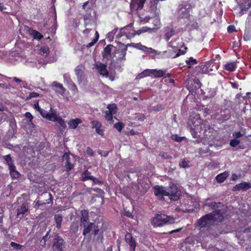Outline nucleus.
<instances>
[{"instance_id":"obj_2","label":"nucleus","mask_w":251,"mask_h":251,"mask_svg":"<svg viewBox=\"0 0 251 251\" xmlns=\"http://www.w3.org/2000/svg\"><path fill=\"white\" fill-rule=\"evenodd\" d=\"M191 8V5L189 2H183L178 7L176 13L177 17L180 19H187L189 20L190 23H197L190 14Z\"/></svg>"},{"instance_id":"obj_44","label":"nucleus","mask_w":251,"mask_h":251,"mask_svg":"<svg viewBox=\"0 0 251 251\" xmlns=\"http://www.w3.org/2000/svg\"><path fill=\"white\" fill-rule=\"evenodd\" d=\"M240 141L239 139L233 138V139L231 140L230 141V145L231 147H235L239 144Z\"/></svg>"},{"instance_id":"obj_52","label":"nucleus","mask_w":251,"mask_h":251,"mask_svg":"<svg viewBox=\"0 0 251 251\" xmlns=\"http://www.w3.org/2000/svg\"><path fill=\"white\" fill-rule=\"evenodd\" d=\"M243 134L240 131L234 132L232 133V136L233 138L238 139V138L242 137Z\"/></svg>"},{"instance_id":"obj_59","label":"nucleus","mask_w":251,"mask_h":251,"mask_svg":"<svg viewBox=\"0 0 251 251\" xmlns=\"http://www.w3.org/2000/svg\"><path fill=\"white\" fill-rule=\"evenodd\" d=\"M236 30L235 27L234 25H229L227 27V31L229 33H232Z\"/></svg>"},{"instance_id":"obj_38","label":"nucleus","mask_w":251,"mask_h":251,"mask_svg":"<svg viewBox=\"0 0 251 251\" xmlns=\"http://www.w3.org/2000/svg\"><path fill=\"white\" fill-rule=\"evenodd\" d=\"M251 39V29H246L244 35V40L246 41H250Z\"/></svg>"},{"instance_id":"obj_56","label":"nucleus","mask_w":251,"mask_h":251,"mask_svg":"<svg viewBox=\"0 0 251 251\" xmlns=\"http://www.w3.org/2000/svg\"><path fill=\"white\" fill-rule=\"evenodd\" d=\"M46 203H49V202H43L42 201H38L35 204V207L36 208H40V206L42 205H44V204H46Z\"/></svg>"},{"instance_id":"obj_10","label":"nucleus","mask_w":251,"mask_h":251,"mask_svg":"<svg viewBox=\"0 0 251 251\" xmlns=\"http://www.w3.org/2000/svg\"><path fill=\"white\" fill-rule=\"evenodd\" d=\"M107 110L105 112V118L109 121L110 123H112L113 121V115L115 114L117 111V107L116 104H109L107 106Z\"/></svg>"},{"instance_id":"obj_45","label":"nucleus","mask_w":251,"mask_h":251,"mask_svg":"<svg viewBox=\"0 0 251 251\" xmlns=\"http://www.w3.org/2000/svg\"><path fill=\"white\" fill-rule=\"evenodd\" d=\"M222 205L223 204L221 202L216 203L215 202H213L208 204V206L211 207L212 209L221 207Z\"/></svg>"},{"instance_id":"obj_12","label":"nucleus","mask_w":251,"mask_h":251,"mask_svg":"<svg viewBox=\"0 0 251 251\" xmlns=\"http://www.w3.org/2000/svg\"><path fill=\"white\" fill-rule=\"evenodd\" d=\"M83 227L84 228L83 232V234L84 235H85L91 232L92 233H93L95 235H96L98 233L99 231V228L98 226L93 223H90L87 225V226H84Z\"/></svg>"},{"instance_id":"obj_18","label":"nucleus","mask_w":251,"mask_h":251,"mask_svg":"<svg viewBox=\"0 0 251 251\" xmlns=\"http://www.w3.org/2000/svg\"><path fill=\"white\" fill-rule=\"evenodd\" d=\"M127 48L126 47L119 48L115 51V56L118 60H125L126 59V54Z\"/></svg>"},{"instance_id":"obj_22","label":"nucleus","mask_w":251,"mask_h":251,"mask_svg":"<svg viewBox=\"0 0 251 251\" xmlns=\"http://www.w3.org/2000/svg\"><path fill=\"white\" fill-rule=\"evenodd\" d=\"M91 125L93 128H95L96 132L101 135L103 136V130L101 128V124L98 121H93L91 122Z\"/></svg>"},{"instance_id":"obj_19","label":"nucleus","mask_w":251,"mask_h":251,"mask_svg":"<svg viewBox=\"0 0 251 251\" xmlns=\"http://www.w3.org/2000/svg\"><path fill=\"white\" fill-rule=\"evenodd\" d=\"M81 177H82V180L83 181H86L88 180H91L95 184H97V183H99V182L98 179L97 178L91 176V173L87 170L84 171L82 173V174L81 175Z\"/></svg>"},{"instance_id":"obj_50","label":"nucleus","mask_w":251,"mask_h":251,"mask_svg":"<svg viewBox=\"0 0 251 251\" xmlns=\"http://www.w3.org/2000/svg\"><path fill=\"white\" fill-rule=\"evenodd\" d=\"M68 87L71 90L74 91V92H76L77 91L76 86L73 82H70V84L68 85Z\"/></svg>"},{"instance_id":"obj_30","label":"nucleus","mask_w":251,"mask_h":251,"mask_svg":"<svg viewBox=\"0 0 251 251\" xmlns=\"http://www.w3.org/2000/svg\"><path fill=\"white\" fill-rule=\"evenodd\" d=\"M237 67L236 64L235 62H229L225 65L224 69L229 72H233Z\"/></svg>"},{"instance_id":"obj_13","label":"nucleus","mask_w":251,"mask_h":251,"mask_svg":"<svg viewBox=\"0 0 251 251\" xmlns=\"http://www.w3.org/2000/svg\"><path fill=\"white\" fill-rule=\"evenodd\" d=\"M167 189L162 186H156L154 187V193L160 200L164 199V196H167Z\"/></svg>"},{"instance_id":"obj_47","label":"nucleus","mask_w":251,"mask_h":251,"mask_svg":"<svg viewBox=\"0 0 251 251\" xmlns=\"http://www.w3.org/2000/svg\"><path fill=\"white\" fill-rule=\"evenodd\" d=\"M10 245L13 248H14V249H15L16 250H21L23 247V246H22L20 244H17L14 242H11L10 243Z\"/></svg>"},{"instance_id":"obj_64","label":"nucleus","mask_w":251,"mask_h":251,"mask_svg":"<svg viewBox=\"0 0 251 251\" xmlns=\"http://www.w3.org/2000/svg\"><path fill=\"white\" fill-rule=\"evenodd\" d=\"M87 152L88 154H89L90 155H92L93 154V151L92 150H91L90 148L87 149Z\"/></svg>"},{"instance_id":"obj_34","label":"nucleus","mask_w":251,"mask_h":251,"mask_svg":"<svg viewBox=\"0 0 251 251\" xmlns=\"http://www.w3.org/2000/svg\"><path fill=\"white\" fill-rule=\"evenodd\" d=\"M29 33L34 39L40 40L43 38L42 34L36 30L33 29L29 30Z\"/></svg>"},{"instance_id":"obj_48","label":"nucleus","mask_w":251,"mask_h":251,"mask_svg":"<svg viewBox=\"0 0 251 251\" xmlns=\"http://www.w3.org/2000/svg\"><path fill=\"white\" fill-rule=\"evenodd\" d=\"M114 126L117 130L121 132L124 126V125L122 123H118L115 124Z\"/></svg>"},{"instance_id":"obj_7","label":"nucleus","mask_w":251,"mask_h":251,"mask_svg":"<svg viewBox=\"0 0 251 251\" xmlns=\"http://www.w3.org/2000/svg\"><path fill=\"white\" fill-rule=\"evenodd\" d=\"M50 112L46 119L52 122H57L63 128H66L67 126L65 120L61 117L58 116L55 111H52L51 107H50Z\"/></svg>"},{"instance_id":"obj_46","label":"nucleus","mask_w":251,"mask_h":251,"mask_svg":"<svg viewBox=\"0 0 251 251\" xmlns=\"http://www.w3.org/2000/svg\"><path fill=\"white\" fill-rule=\"evenodd\" d=\"M145 116L143 114L136 113L135 115V119L136 120L143 121L145 120Z\"/></svg>"},{"instance_id":"obj_63","label":"nucleus","mask_w":251,"mask_h":251,"mask_svg":"<svg viewBox=\"0 0 251 251\" xmlns=\"http://www.w3.org/2000/svg\"><path fill=\"white\" fill-rule=\"evenodd\" d=\"M238 178V176L236 174H233L231 176V179L233 181L236 180Z\"/></svg>"},{"instance_id":"obj_39","label":"nucleus","mask_w":251,"mask_h":251,"mask_svg":"<svg viewBox=\"0 0 251 251\" xmlns=\"http://www.w3.org/2000/svg\"><path fill=\"white\" fill-rule=\"evenodd\" d=\"M112 46L107 45L103 50V56L104 57H106L107 55L110 54L111 52Z\"/></svg>"},{"instance_id":"obj_28","label":"nucleus","mask_w":251,"mask_h":251,"mask_svg":"<svg viewBox=\"0 0 251 251\" xmlns=\"http://www.w3.org/2000/svg\"><path fill=\"white\" fill-rule=\"evenodd\" d=\"M229 174L228 172L225 171L222 173L218 175L215 179L218 183L223 182L228 176Z\"/></svg>"},{"instance_id":"obj_27","label":"nucleus","mask_w":251,"mask_h":251,"mask_svg":"<svg viewBox=\"0 0 251 251\" xmlns=\"http://www.w3.org/2000/svg\"><path fill=\"white\" fill-rule=\"evenodd\" d=\"M34 108L37 110L38 112H40V114L42 115L43 117L44 118H47L49 114L50 113V112H48L47 111H45V110L42 109L40 107L39 105V103L38 101H36L34 103Z\"/></svg>"},{"instance_id":"obj_4","label":"nucleus","mask_w":251,"mask_h":251,"mask_svg":"<svg viewBox=\"0 0 251 251\" xmlns=\"http://www.w3.org/2000/svg\"><path fill=\"white\" fill-rule=\"evenodd\" d=\"M205 122L200 118L199 114L191 115L188 119V125L190 130H196L201 131L202 128L204 127Z\"/></svg>"},{"instance_id":"obj_6","label":"nucleus","mask_w":251,"mask_h":251,"mask_svg":"<svg viewBox=\"0 0 251 251\" xmlns=\"http://www.w3.org/2000/svg\"><path fill=\"white\" fill-rule=\"evenodd\" d=\"M167 196L170 200L177 201L179 199L181 192L176 184L174 183L171 184L170 187L167 188Z\"/></svg>"},{"instance_id":"obj_35","label":"nucleus","mask_w":251,"mask_h":251,"mask_svg":"<svg viewBox=\"0 0 251 251\" xmlns=\"http://www.w3.org/2000/svg\"><path fill=\"white\" fill-rule=\"evenodd\" d=\"M152 75L151 74V70L147 69L141 73L139 74L137 76L138 78H141L144 77L150 76Z\"/></svg>"},{"instance_id":"obj_15","label":"nucleus","mask_w":251,"mask_h":251,"mask_svg":"<svg viewBox=\"0 0 251 251\" xmlns=\"http://www.w3.org/2000/svg\"><path fill=\"white\" fill-rule=\"evenodd\" d=\"M146 0H131L130 7L132 9L138 10L142 9Z\"/></svg>"},{"instance_id":"obj_16","label":"nucleus","mask_w":251,"mask_h":251,"mask_svg":"<svg viewBox=\"0 0 251 251\" xmlns=\"http://www.w3.org/2000/svg\"><path fill=\"white\" fill-rule=\"evenodd\" d=\"M212 64V62H206L201 64L199 66L201 72L202 74H207L213 71V65L211 66Z\"/></svg>"},{"instance_id":"obj_36","label":"nucleus","mask_w":251,"mask_h":251,"mask_svg":"<svg viewBox=\"0 0 251 251\" xmlns=\"http://www.w3.org/2000/svg\"><path fill=\"white\" fill-rule=\"evenodd\" d=\"M54 220L56 224V227L57 228H60L61 226V223L62 221V217L59 214H56L54 215Z\"/></svg>"},{"instance_id":"obj_5","label":"nucleus","mask_w":251,"mask_h":251,"mask_svg":"<svg viewBox=\"0 0 251 251\" xmlns=\"http://www.w3.org/2000/svg\"><path fill=\"white\" fill-rule=\"evenodd\" d=\"M152 29L147 26H144L137 31L133 29L132 25H128L121 29L122 33L125 34L127 38H131L135 36V35H140V34L146 32H151Z\"/></svg>"},{"instance_id":"obj_54","label":"nucleus","mask_w":251,"mask_h":251,"mask_svg":"<svg viewBox=\"0 0 251 251\" xmlns=\"http://www.w3.org/2000/svg\"><path fill=\"white\" fill-rule=\"evenodd\" d=\"M179 166L182 168H186L189 167V162L185 160H183L181 163H179Z\"/></svg>"},{"instance_id":"obj_9","label":"nucleus","mask_w":251,"mask_h":251,"mask_svg":"<svg viewBox=\"0 0 251 251\" xmlns=\"http://www.w3.org/2000/svg\"><path fill=\"white\" fill-rule=\"evenodd\" d=\"M129 46L139 50H141L145 52L153 54L154 55H159L161 53V52L151 48H148L145 46H144L140 43L137 44L131 43Z\"/></svg>"},{"instance_id":"obj_62","label":"nucleus","mask_w":251,"mask_h":251,"mask_svg":"<svg viewBox=\"0 0 251 251\" xmlns=\"http://www.w3.org/2000/svg\"><path fill=\"white\" fill-rule=\"evenodd\" d=\"M181 229H182V228H179L176 229V230H173L170 231L169 233L170 234H173L174 233L178 232L180 231Z\"/></svg>"},{"instance_id":"obj_21","label":"nucleus","mask_w":251,"mask_h":251,"mask_svg":"<svg viewBox=\"0 0 251 251\" xmlns=\"http://www.w3.org/2000/svg\"><path fill=\"white\" fill-rule=\"evenodd\" d=\"M251 188V183L247 182H242L240 184L236 185L233 187L234 191H238L241 189L243 190H247Z\"/></svg>"},{"instance_id":"obj_20","label":"nucleus","mask_w":251,"mask_h":251,"mask_svg":"<svg viewBox=\"0 0 251 251\" xmlns=\"http://www.w3.org/2000/svg\"><path fill=\"white\" fill-rule=\"evenodd\" d=\"M62 159L67 171L71 170L73 168L74 165L70 161L69 154L65 153L62 157Z\"/></svg>"},{"instance_id":"obj_37","label":"nucleus","mask_w":251,"mask_h":251,"mask_svg":"<svg viewBox=\"0 0 251 251\" xmlns=\"http://www.w3.org/2000/svg\"><path fill=\"white\" fill-rule=\"evenodd\" d=\"M10 169V173L12 176L14 178H17L19 176V174L16 171V167L15 166H12L9 168Z\"/></svg>"},{"instance_id":"obj_33","label":"nucleus","mask_w":251,"mask_h":251,"mask_svg":"<svg viewBox=\"0 0 251 251\" xmlns=\"http://www.w3.org/2000/svg\"><path fill=\"white\" fill-rule=\"evenodd\" d=\"M38 52L39 54L46 56L50 52V50L47 47H41L40 49L38 50Z\"/></svg>"},{"instance_id":"obj_53","label":"nucleus","mask_w":251,"mask_h":251,"mask_svg":"<svg viewBox=\"0 0 251 251\" xmlns=\"http://www.w3.org/2000/svg\"><path fill=\"white\" fill-rule=\"evenodd\" d=\"M82 67L81 66H77V67L75 70V74L78 76H81L82 73Z\"/></svg>"},{"instance_id":"obj_58","label":"nucleus","mask_w":251,"mask_h":251,"mask_svg":"<svg viewBox=\"0 0 251 251\" xmlns=\"http://www.w3.org/2000/svg\"><path fill=\"white\" fill-rule=\"evenodd\" d=\"M39 94L38 93H37L36 92H31L29 94L28 97V99H31L32 98H36V97H37L39 96Z\"/></svg>"},{"instance_id":"obj_41","label":"nucleus","mask_w":251,"mask_h":251,"mask_svg":"<svg viewBox=\"0 0 251 251\" xmlns=\"http://www.w3.org/2000/svg\"><path fill=\"white\" fill-rule=\"evenodd\" d=\"M99 33L98 31H95V38L92 40V42H91L87 45V47L89 48V47H91L92 46H93L97 42V41L99 39Z\"/></svg>"},{"instance_id":"obj_14","label":"nucleus","mask_w":251,"mask_h":251,"mask_svg":"<svg viewBox=\"0 0 251 251\" xmlns=\"http://www.w3.org/2000/svg\"><path fill=\"white\" fill-rule=\"evenodd\" d=\"M150 8L151 11H154V17L153 18V24L155 26H159L160 25V18H159V10L156 8V6H154L153 4L150 3Z\"/></svg>"},{"instance_id":"obj_24","label":"nucleus","mask_w":251,"mask_h":251,"mask_svg":"<svg viewBox=\"0 0 251 251\" xmlns=\"http://www.w3.org/2000/svg\"><path fill=\"white\" fill-rule=\"evenodd\" d=\"M126 240L130 246V250L131 251H134L136 247V242L135 240L129 234L126 235Z\"/></svg>"},{"instance_id":"obj_17","label":"nucleus","mask_w":251,"mask_h":251,"mask_svg":"<svg viewBox=\"0 0 251 251\" xmlns=\"http://www.w3.org/2000/svg\"><path fill=\"white\" fill-rule=\"evenodd\" d=\"M51 86L53 88V90L61 96H64L66 89L63 87V85L56 82L53 81L51 84Z\"/></svg>"},{"instance_id":"obj_49","label":"nucleus","mask_w":251,"mask_h":251,"mask_svg":"<svg viewBox=\"0 0 251 251\" xmlns=\"http://www.w3.org/2000/svg\"><path fill=\"white\" fill-rule=\"evenodd\" d=\"M63 78L64 82L66 83L68 86L70 84V82H73V81L70 79L69 75L67 74H65L63 75Z\"/></svg>"},{"instance_id":"obj_60","label":"nucleus","mask_w":251,"mask_h":251,"mask_svg":"<svg viewBox=\"0 0 251 251\" xmlns=\"http://www.w3.org/2000/svg\"><path fill=\"white\" fill-rule=\"evenodd\" d=\"M192 135H193V137L194 138H197L199 135H197L196 132L197 131L196 130H190Z\"/></svg>"},{"instance_id":"obj_11","label":"nucleus","mask_w":251,"mask_h":251,"mask_svg":"<svg viewBox=\"0 0 251 251\" xmlns=\"http://www.w3.org/2000/svg\"><path fill=\"white\" fill-rule=\"evenodd\" d=\"M65 248L64 241L62 238L56 236L53 241L52 249L54 251H62Z\"/></svg>"},{"instance_id":"obj_25","label":"nucleus","mask_w":251,"mask_h":251,"mask_svg":"<svg viewBox=\"0 0 251 251\" xmlns=\"http://www.w3.org/2000/svg\"><path fill=\"white\" fill-rule=\"evenodd\" d=\"M81 215L80 225L83 226H86L90 223L89 222L88 213L86 210H82L81 211Z\"/></svg>"},{"instance_id":"obj_1","label":"nucleus","mask_w":251,"mask_h":251,"mask_svg":"<svg viewBox=\"0 0 251 251\" xmlns=\"http://www.w3.org/2000/svg\"><path fill=\"white\" fill-rule=\"evenodd\" d=\"M223 220V213L221 210L218 209L200 218L197 222V226L201 228L204 227L208 226L212 222H221Z\"/></svg>"},{"instance_id":"obj_43","label":"nucleus","mask_w":251,"mask_h":251,"mask_svg":"<svg viewBox=\"0 0 251 251\" xmlns=\"http://www.w3.org/2000/svg\"><path fill=\"white\" fill-rule=\"evenodd\" d=\"M187 50L186 48H184L183 50L179 49L178 50L177 54H176L174 56H173L172 55H170L168 56V57H172L173 58H176V57L179 56L180 55L184 54L186 53Z\"/></svg>"},{"instance_id":"obj_40","label":"nucleus","mask_w":251,"mask_h":251,"mask_svg":"<svg viewBox=\"0 0 251 251\" xmlns=\"http://www.w3.org/2000/svg\"><path fill=\"white\" fill-rule=\"evenodd\" d=\"M185 62L189 67H191L192 66L197 64V61L196 59L191 57L186 60Z\"/></svg>"},{"instance_id":"obj_61","label":"nucleus","mask_w":251,"mask_h":251,"mask_svg":"<svg viewBox=\"0 0 251 251\" xmlns=\"http://www.w3.org/2000/svg\"><path fill=\"white\" fill-rule=\"evenodd\" d=\"M91 31V29L86 28L85 30H83V32L84 35H86V36H88V34L89 32Z\"/></svg>"},{"instance_id":"obj_29","label":"nucleus","mask_w":251,"mask_h":251,"mask_svg":"<svg viewBox=\"0 0 251 251\" xmlns=\"http://www.w3.org/2000/svg\"><path fill=\"white\" fill-rule=\"evenodd\" d=\"M81 122V120L79 118L72 119L68 123L69 127L70 129H75Z\"/></svg>"},{"instance_id":"obj_3","label":"nucleus","mask_w":251,"mask_h":251,"mask_svg":"<svg viewBox=\"0 0 251 251\" xmlns=\"http://www.w3.org/2000/svg\"><path fill=\"white\" fill-rule=\"evenodd\" d=\"M175 222L173 217L164 214H156L151 220L154 226H162L166 224H172Z\"/></svg>"},{"instance_id":"obj_51","label":"nucleus","mask_w":251,"mask_h":251,"mask_svg":"<svg viewBox=\"0 0 251 251\" xmlns=\"http://www.w3.org/2000/svg\"><path fill=\"white\" fill-rule=\"evenodd\" d=\"M164 109V106L161 104H158L152 107V110L156 111H159Z\"/></svg>"},{"instance_id":"obj_55","label":"nucleus","mask_w":251,"mask_h":251,"mask_svg":"<svg viewBox=\"0 0 251 251\" xmlns=\"http://www.w3.org/2000/svg\"><path fill=\"white\" fill-rule=\"evenodd\" d=\"M25 117L27 119H29V122L31 123V124L32 123V120L33 119V117L32 116V115L31 114V113L30 112H27L25 113Z\"/></svg>"},{"instance_id":"obj_42","label":"nucleus","mask_w":251,"mask_h":251,"mask_svg":"<svg viewBox=\"0 0 251 251\" xmlns=\"http://www.w3.org/2000/svg\"><path fill=\"white\" fill-rule=\"evenodd\" d=\"M4 160L6 162L7 164H8L9 166V168H10L12 166H14L12 159L9 155H7L4 156Z\"/></svg>"},{"instance_id":"obj_31","label":"nucleus","mask_w":251,"mask_h":251,"mask_svg":"<svg viewBox=\"0 0 251 251\" xmlns=\"http://www.w3.org/2000/svg\"><path fill=\"white\" fill-rule=\"evenodd\" d=\"M166 72V70H151V74L156 77H160L162 76Z\"/></svg>"},{"instance_id":"obj_32","label":"nucleus","mask_w":251,"mask_h":251,"mask_svg":"<svg viewBox=\"0 0 251 251\" xmlns=\"http://www.w3.org/2000/svg\"><path fill=\"white\" fill-rule=\"evenodd\" d=\"M28 207L26 203H23L21 205V207L20 209L18 210L17 211V216H20L23 215L27 211Z\"/></svg>"},{"instance_id":"obj_23","label":"nucleus","mask_w":251,"mask_h":251,"mask_svg":"<svg viewBox=\"0 0 251 251\" xmlns=\"http://www.w3.org/2000/svg\"><path fill=\"white\" fill-rule=\"evenodd\" d=\"M239 6H242L245 11L251 7V0H235Z\"/></svg>"},{"instance_id":"obj_26","label":"nucleus","mask_w":251,"mask_h":251,"mask_svg":"<svg viewBox=\"0 0 251 251\" xmlns=\"http://www.w3.org/2000/svg\"><path fill=\"white\" fill-rule=\"evenodd\" d=\"M175 33L174 29L172 26H168L165 29V38L168 41Z\"/></svg>"},{"instance_id":"obj_57","label":"nucleus","mask_w":251,"mask_h":251,"mask_svg":"<svg viewBox=\"0 0 251 251\" xmlns=\"http://www.w3.org/2000/svg\"><path fill=\"white\" fill-rule=\"evenodd\" d=\"M172 139L177 142H181L182 140V138L178 136L177 135H173L172 136Z\"/></svg>"},{"instance_id":"obj_8","label":"nucleus","mask_w":251,"mask_h":251,"mask_svg":"<svg viewBox=\"0 0 251 251\" xmlns=\"http://www.w3.org/2000/svg\"><path fill=\"white\" fill-rule=\"evenodd\" d=\"M95 68L98 72V73L103 77H109L111 81H113L115 79L114 76L113 75H109L108 71L106 69V66L100 62H97L95 64Z\"/></svg>"}]
</instances>
